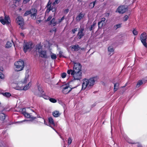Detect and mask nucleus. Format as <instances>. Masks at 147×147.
<instances>
[{"label":"nucleus","mask_w":147,"mask_h":147,"mask_svg":"<svg viewBox=\"0 0 147 147\" xmlns=\"http://www.w3.org/2000/svg\"><path fill=\"white\" fill-rule=\"evenodd\" d=\"M82 85V89L85 90L86 87L90 88L94 84L95 82L93 78H91L89 79L85 78L83 80Z\"/></svg>","instance_id":"f257e3e1"},{"label":"nucleus","mask_w":147,"mask_h":147,"mask_svg":"<svg viewBox=\"0 0 147 147\" xmlns=\"http://www.w3.org/2000/svg\"><path fill=\"white\" fill-rule=\"evenodd\" d=\"M74 63L73 70L69 69L67 71V73L68 74L70 75V73L72 74L74 72H81L82 66L79 63H75L74 62Z\"/></svg>","instance_id":"f03ea898"},{"label":"nucleus","mask_w":147,"mask_h":147,"mask_svg":"<svg viewBox=\"0 0 147 147\" xmlns=\"http://www.w3.org/2000/svg\"><path fill=\"white\" fill-rule=\"evenodd\" d=\"M14 65L16 68L15 69L16 71H19L22 70L24 67V63L22 60L19 61L15 62Z\"/></svg>","instance_id":"7ed1b4c3"},{"label":"nucleus","mask_w":147,"mask_h":147,"mask_svg":"<svg viewBox=\"0 0 147 147\" xmlns=\"http://www.w3.org/2000/svg\"><path fill=\"white\" fill-rule=\"evenodd\" d=\"M70 74L72 76L74 80H80L82 79V72H74L72 74L70 73Z\"/></svg>","instance_id":"20e7f679"},{"label":"nucleus","mask_w":147,"mask_h":147,"mask_svg":"<svg viewBox=\"0 0 147 147\" xmlns=\"http://www.w3.org/2000/svg\"><path fill=\"white\" fill-rule=\"evenodd\" d=\"M0 22L3 25H9L10 23V18L9 16L5 15L4 18L3 17H0Z\"/></svg>","instance_id":"39448f33"},{"label":"nucleus","mask_w":147,"mask_h":147,"mask_svg":"<svg viewBox=\"0 0 147 147\" xmlns=\"http://www.w3.org/2000/svg\"><path fill=\"white\" fill-rule=\"evenodd\" d=\"M147 35L145 32L142 33L140 36V40L143 45L146 48H147V44L146 43Z\"/></svg>","instance_id":"423d86ee"},{"label":"nucleus","mask_w":147,"mask_h":147,"mask_svg":"<svg viewBox=\"0 0 147 147\" xmlns=\"http://www.w3.org/2000/svg\"><path fill=\"white\" fill-rule=\"evenodd\" d=\"M32 43L31 42H24L23 45V50L26 53L28 50H31L32 49Z\"/></svg>","instance_id":"0eeeda50"},{"label":"nucleus","mask_w":147,"mask_h":147,"mask_svg":"<svg viewBox=\"0 0 147 147\" xmlns=\"http://www.w3.org/2000/svg\"><path fill=\"white\" fill-rule=\"evenodd\" d=\"M127 7L124 5L119 6L117 9L116 11L120 13H123L127 10Z\"/></svg>","instance_id":"6e6552de"},{"label":"nucleus","mask_w":147,"mask_h":147,"mask_svg":"<svg viewBox=\"0 0 147 147\" xmlns=\"http://www.w3.org/2000/svg\"><path fill=\"white\" fill-rule=\"evenodd\" d=\"M17 22L18 24L21 27V28L23 29V26L24 24L23 18L21 16H18L16 18Z\"/></svg>","instance_id":"1a4fd4ad"},{"label":"nucleus","mask_w":147,"mask_h":147,"mask_svg":"<svg viewBox=\"0 0 147 147\" xmlns=\"http://www.w3.org/2000/svg\"><path fill=\"white\" fill-rule=\"evenodd\" d=\"M76 86L73 88H71L69 87L68 86H66L63 87V89L62 90L63 93L65 94H67L70 92L72 89L75 88Z\"/></svg>","instance_id":"9d476101"},{"label":"nucleus","mask_w":147,"mask_h":147,"mask_svg":"<svg viewBox=\"0 0 147 147\" xmlns=\"http://www.w3.org/2000/svg\"><path fill=\"white\" fill-rule=\"evenodd\" d=\"M52 3L50 2V0H49L46 6V8H47V9L46 10V12L49 13L51 11H53V6H52Z\"/></svg>","instance_id":"9b49d317"},{"label":"nucleus","mask_w":147,"mask_h":147,"mask_svg":"<svg viewBox=\"0 0 147 147\" xmlns=\"http://www.w3.org/2000/svg\"><path fill=\"white\" fill-rule=\"evenodd\" d=\"M30 11H31V17L33 19L35 20L37 15V10L34 8H32L30 10Z\"/></svg>","instance_id":"f8f14e48"},{"label":"nucleus","mask_w":147,"mask_h":147,"mask_svg":"<svg viewBox=\"0 0 147 147\" xmlns=\"http://www.w3.org/2000/svg\"><path fill=\"white\" fill-rule=\"evenodd\" d=\"M84 28L83 27L80 28V30L77 34V36L79 39H81L84 35L83 33Z\"/></svg>","instance_id":"ddd939ff"},{"label":"nucleus","mask_w":147,"mask_h":147,"mask_svg":"<svg viewBox=\"0 0 147 147\" xmlns=\"http://www.w3.org/2000/svg\"><path fill=\"white\" fill-rule=\"evenodd\" d=\"M40 57L42 58H47L48 56L47 55V51L45 50H42L39 53Z\"/></svg>","instance_id":"4468645a"},{"label":"nucleus","mask_w":147,"mask_h":147,"mask_svg":"<svg viewBox=\"0 0 147 147\" xmlns=\"http://www.w3.org/2000/svg\"><path fill=\"white\" fill-rule=\"evenodd\" d=\"M72 50L74 51H78L80 49V47L78 45H72L70 47Z\"/></svg>","instance_id":"2eb2a0df"},{"label":"nucleus","mask_w":147,"mask_h":147,"mask_svg":"<svg viewBox=\"0 0 147 147\" xmlns=\"http://www.w3.org/2000/svg\"><path fill=\"white\" fill-rule=\"evenodd\" d=\"M84 16V15L82 12L80 13L77 16L76 19V21L79 22L81 19H82Z\"/></svg>","instance_id":"dca6fc26"},{"label":"nucleus","mask_w":147,"mask_h":147,"mask_svg":"<svg viewBox=\"0 0 147 147\" xmlns=\"http://www.w3.org/2000/svg\"><path fill=\"white\" fill-rule=\"evenodd\" d=\"M42 50V46L40 44H38L36 46V52L39 53Z\"/></svg>","instance_id":"f3484780"},{"label":"nucleus","mask_w":147,"mask_h":147,"mask_svg":"<svg viewBox=\"0 0 147 147\" xmlns=\"http://www.w3.org/2000/svg\"><path fill=\"white\" fill-rule=\"evenodd\" d=\"M52 114L53 116L55 117H59L60 115V113L58 111H53V112Z\"/></svg>","instance_id":"a211bd4d"},{"label":"nucleus","mask_w":147,"mask_h":147,"mask_svg":"<svg viewBox=\"0 0 147 147\" xmlns=\"http://www.w3.org/2000/svg\"><path fill=\"white\" fill-rule=\"evenodd\" d=\"M38 95L39 97H43L45 99H47V100L49 99L50 98V97L49 96H48L47 95H45V93L44 92V93H42V94H38Z\"/></svg>","instance_id":"6ab92c4d"},{"label":"nucleus","mask_w":147,"mask_h":147,"mask_svg":"<svg viewBox=\"0 0 147 147\" xmlns=\"http://www.w3.org/2000/svg\"><path fill=\"white\" fill-rule=\"evenodd\" d=\"M119 86V84L118 83H114V88L113 90L114 92H116Z\"/></svg>","instance_id":"aec40b11"},{"label":"nucleus","mask_w":147,"mask_h":147,"mask_svg":"<svg viewBox=\"0 0 147 147\" xmlns=\"http://www.w3.org/2000/svg\"><path fill=\"white\" fill-rule=\"evenodd\" d=\"M108 51L109 52H110L109 54H111V53L113 52L114 49L112 46H110L108 47Z\"/></svg>","instance_id":"412c9836"},{"label":"nucleus","mask_w":147,"mask_h":147,"mask_svg":"<svg viewBox=\"0 0 147 147\" xmlns=\"http://www.w3.org/2000/svg\"><path fill=\"white\" fill-rule=\"evenodd\" d=\"M6 115L3 113H0V120L3 121L5 119Z\"/></svg>","instance_id":"4be33fe9"},{"label":"nucleus","mask_w":147,"mask_h":147,"mask_svg":"<svg viewBox=\"0 0 147 147\" xmlns=\"http://www.w3.org/2000/svg\"><path fill=\"white\" fill-rule=\"evenodd\" d=\"M48 119L49 121V123L52 124L54 126H55V124L54 123L52 117H50Z\"/></svg>","instance_id":"5701e85b"},{"label":"nucleus","mask_w":147,"mask_h":147,"mask_svg":"<svg viewBox=\"0 0 147 147\" xmlns=\"http://www.w3.org/2000/svg\"><path fill=\"white\" fill-rule=\"evenodd\" d=\"M96 24V22L95 21L93 22L92 24L91 25L90 27L89 28V30L90 31L94 29V27Z\"/></svg>","instance_id":"b1692460"},{"label":"nucleus","mask_w":147,"mask_h":147,"mask_svg":"<svg viewBox=\"0 0 147 147\" xmlns=\"http://www.w3.org/2000/svg\"><path fill=\"white\" fill-rule=\"evenodd\" d=\"M31 85V84L30 82H29L26 86H23L24 87L23 89L24 90H26L29 88Z\"/></svg>","instance_id":"393cba45"},{"label":"nucleus","mask_w":147,"mask_h":147,"mask_svg":"<svg viewBox=\"0 0 147 147\" xmlns=\"http://www.w3.org/2000/svg\"><path fill=\"white\" fill-rule=\"evenodd\" d=\"M12 45L13 44L12 43L8 41L5 45V47L6 48H10L12 46Z\"/></svg>","instance_id":"a878e982"},{"label":"nucleus","mask_w":147,"mask_h":147,"mask_svg":"<svg viewBox=\"0 0 147 147\" xmlns=\"http://www.w3.org/2000/svg\"><path fill=\"white\" fill-rule=\"evenodd\" d=\"M121 27V24H119L116 25H115L113 27V28L114 29L116 30L117 28H120Z\"/></svg>","instance_id":"bb28decb"},{"label":"nucleus","mask_w":147,"mask_h":147,"mask_svg":"<svg viewBox=\"0 0 147 147\" xmlns=\"http://www.w3.org/2000/svg\"><path fill=\"white\" fill-rule=\"evenodd\" d=\"M106 19L105 18H102L101 20L98 23V25L99 28L101 27H102V25L101 26H100V24L102 23V22L103 23V22Z\"/></svg>","instance_id":"cd10ccee"},{"label":"nucleus","mask_w":147,"mask_h":147,"mask_svg":"<svg viewBox=\"0 0 147 147\" xmlns=\"http://www.w3.org/2000/svg\"><path fill=\"white\" fill-rule=\"evenodd\" d=\"M38 91H39L40 94H42V93H44V91L42 89V88L39 86H38Z\"/></svg>","instance_id":"c85d7f7f"},{"label":"nucleus","mask_w":147,"mask_h":147,"mask_svg":"<svg viewBox=\"0 0 147 147\" xmlns=\"http://www.w3.org/2000/svg\"><path fill=\"white\" fill-rule=\"evenodd\" d=\"M50 22L51 24H52L54 26H55L57 24V22L55 21V19L54 18H53L50 21Z\"/></svg>","instance_id":"c756f323"},{"label":"nucleus","mask_w":147,"mask_h":147,"mask_svg":"<svg viewBox=\"0 0 147 147\" xmlns=\"http://www.w3.org/2000/svg\"><path fill=\"white\" fill-rule=\"evenodd\" d=\"M3 95L7 97H9L11 96V94L9 92H5L2 93Z\"/></svg>","instance_id":"7c9ffc66"},{"label":"nucleus","mask_w":147,"mask_h":147,"mask_svg":"<svg viewBox=\"0 0 147 147\" xmlns=\"http://www.w3.org/2000/svg\"><path fill=\"white\" fill-rule=\"evenodd\" d=\"M29 75H26L25 76V78H24V80L23 82L22 83L23 84L26 83L27 82V80H28V77H29Z\"/></svg>","instance_id":"2f4dec72"},{"label":"nucleus","mask_w":147,"mask_h":147,"mask_svg":"<svg viewBox=\"0 0 147 147\" xmlns=\"http://www.w3.org/2000/svg\"><path fill=\"white\" fill-rule=\"evenodd\" d=\"M143 84L142 80L139 81L136 84V87L137 88H138L141 85Z\"/></svg>","instance_id":"473e14b6"},{"label":"nucleus","mask_w":147,"mask_h":147,"mask_svg":"<svg viewBox=\"0 0 147 147\" xmlns=\"http://www.w3.org/2000/svg\"><path fill=\"white\" fill-rule=\"evenodd\" d=\"M60 1V0H55L52 4L53 6H55L56 4H57Z\"/></svg>","instance_id":"72a5a7b5"},{"label":"nucleus","mask_w":147,"mask_h":147,"mask_svg":"<svg viewBox=\"0 0 147 147\" xmlns=\"http://www.w3.org/2000/svg\"><path fill=\"white\" fill-rule=\"evenodd\" d=\"M31 11H26L24 14V16H26L27 15L30 14Z\"/></svg>","instance_id":"f704fd0d"},{"label":"nucleus","mask_w":147,"mask_h":147,"mask_svg":"<svg viewBox=\"0 0 147 147\" xmlns=\"http://www.w3.org/2000/svg\"><path fill=\"white\" fill-rule=\"evenodd\" d=\"M49 100L50 102L53 103H55L57 102V100L53 98H50Z\"/></svg>","instance_id":"c9c22d12"},{"label":"nucleus","mask_w":147,"mask_h":147,"mask_svg":"<svg viewBox=\"0 0 147 147\" xmlns=\"http://www.w3.org/2000/svg\"><path fill=\"white\" fill-rule=\"evenodd\" d=\"M132 33L134 35H137L138 33V32L135 29L133 30L132 31Z\"/></svg>","instance_id":"e433bc0d"},{"label":"nucleus","mask_w":147,"mask_h":147,"mask_svg":"<svg viewBox=\"0 0 147 147\" xmlns=\"http://www.w3.org/2000/svg\"><path fill=\"white\" fill-rule=\"evenodd\" d=\"M51 57L52 59H55L57 58V56L56 54L53 53L51 55Z\"/></svg>","instance_id":"4c0bfd02"},{"label":"nucleus","mask_w":147,"mask_h":147,"mask_svg":"<svg viewBox=\"0 0 147 147\" xmlns=\"http://www.w3.org/2000/svg\"><path fill=\"white\" fill-rule=\"evenodd\" d=\"M24 115L25 117L27 118H29L30 117V114L27 112Z\"/></svg>","instance_id":"58836bf2"},{"label":"nucleus","mask_w":147,"mask_h":147,"mask_svg":"<svg viewBox=\"0 0 147 147\" xmlns=\"http://www.w3.org/2000/svg\"><path fill=\"white\" fill-rule=\"evenodd\" d=\"M21 113L24 115L26 112V111L25 108H23L21 111Z\"/></svg>","instance_id":"ea45409f"},{"label":"nucleus","mask_w":147,"mask_h":147,"mask_svg":"<svg viewBox=\"0 0 147 147\" xmlns=\"http://www.w3.org/2000/svg\"><path fill=\"white\" fill-rule=\"evenodd\" d=\"M29 118H30L31 120H33L36 119V117H34L32 115L30 114V117Z\"/></svg>","instance_id":"a19ab883"},{"label":"nucleus","mask_w":147,"mask_h":147,"mask_svg":"<svg viewBox=\"0 0 147 147\" xmlns=\"http://www.w3.org/2000/svg\"><path fill=\"white\" fill-rule=\"evenodd\" d=\"M64 19V16H63L61 19L58 20V23H59L61 22Z\"/></svg>","instance_id":"79ce46f5"},{"label":"nucleus","mask_w":147,"mask_h":147,"mask_svg":"<svg viewBox=\"0 0 147 147\" xmlns=\"http://www.w3.org/2000/svg\"><path fill=\"white\" fill-rule=\"evenodd\" d=\"M72 142V140L70 137L68 139V144L69 145Z\"/></svg>","instance_id":"37998d69"},{"label":"nucleus","mask_w":147,"mask_h":147,"mask_svg":"<svg viewBox=\"0 0 147 147\" xmlns=\"http://www.w3.org/2000/svg\"><path fill=\"white\" fill-rule=\"evenodd\" d=\"M66 76V74L65 73H63L61 74V77L63 78H65Z\"/></svg>","instance_id":"c03bdc74"},{"label":"nucleus","mask_w":147,"mask_h":147,"mask_svg":"<svg viewBox=\"0 0 147 147\" xmlns=\"http://www.w3.org/2000/svg\"><path fill=\"white\" fill-rule=\"evenodd\" d=\"M30 0H24L22 4H26L28 3L29 2Z\"/></svg>","instance_id":"a18cd8bd"},{"label":"nucleus","mask_w":147,"mask_h":147,"mask_svg":"<svg viewBox=\"0 0 147 147\" xmlns=\"http://www.w3.org/2000/svg\"><path fill=\"white\" fill-rule=\"evenodd\" d=\"M4 75L3 74L1 71H0V78L1 79H4Z\"/></svg>","instance_id":"49530a36"},{"label":"nucleus","mask_w":147,"mask_h":147,"mask_svg":"<svg viewBox=\"0 0 147 147\" xmlns=\"http://www.w3.org/2000/svg\"><path fill=\"white\" fill-rule=\"evenodd\" d=\"M63 53V52L61 51H60L59 53V57L60 58H61L62 57H64L62 55V54Z\"/></svg>","instance_id":"de8ad7c7"},{"label":"nucleus","mask_w":147,"mask_h":147,"mask_svg":"<svg viewBox=\"0 0 147 147\" xmlns=\"http://www.w3.org/2000/svg\"><path fill=\"white\" fill-rule=\"evenodd\" d=\"M77 31V28H75L74 29H73L72 30V32L73 34H75V32Z\"/></svg>","instance_id":"09e8293b"},{"label":"nucleus","mask_w":147,"mask_h":147,"mask_svg":"<svg viewBox=\"0 0 147 147\" xmlns=\"http://www.w3.org/2000/svg\"><path fill=\"white\" fill-rule=\"evenodd\" d=\"M124 21H127L128 19V16H127V15H125L124 16Z\"/></svg>","instance_id":"8fccbe9b"},{"label":"nucleus","mask_w":147,"mask_h":147,"mask_svg":"<svg viewBox=\"0 0 147 147\" xmlns=\"http://www.w3.org/2000/svg\"><path fill=\"white\" fill-rule=\"evenodd\" d=\"M69 11V9H65L64 11V13H67Z\"/></svg>","instance_id":"3c124183"},{"label":"nucleus","mask_w":147,"mask_h":147,"mask_svg":"<svg viewBox=\"0 0 147 147\" xmlns=\"http://www.w3.org/2000/svg\"><path fill=\"white\" fill-rule=\"evenodd\" d=\"M52 17V16H49L47 18L46 21H49L51 19Z\"/></svg>","instance_id":"603ef678"},{"label":"nucleus","mask_w":147,"mask_h":147,"mask_svg":"<svg viewBox=\"0 0 147 147\" xmlns=\"http://www.w3.org/2000/svg\"><path fill=\"white\" fill-rule=\"evenodd\" d=\"M96 1H93L90 3V4H93V6L92 7V8L93 7H94V6L95 4L96 3Z\"/></svg>","instance_id":"864d4df0"},{"label":"nucleus","mask_w":147,"mask_h":147,"mask_svg":"<svg viewBox=\"0 0 147 147\" xmlns=\"http://www.w3.org/2000/svg\"><path fill=\"white\" fill-rule=\"evenodd\" d=\"M26 121V120H24L23 121H18L17 122V123H23V122H24V121Z\"/></svg>","instance_id":"5fc2aeb1"},{"label":"nucleus","mask_w":147,"mask_h":147,"mask_svg":"<svg viewBox=\"0 0 147 147\" xmlns=\"http://www.w3.org/2000/svg\"><path fill=\"white\" fill-rule=\"evenodd\" d=\"M41 22V20H37L36 22L37 23H39L40 22Z\"/></svg>","instance_id":"6e6d98bb"},{"label":"nucleus","mask_w":147,"mask_h":147,"mask_svg":"<svg viewBox=\"0 0 147 147\" xmlns=\"http://www.w3.org/2000/svg\"><path fill=\"white\" fill-rule=\"evenodd\" d=\"M20 35L23 36V37H24V34L23 33H20Z\"/></svg>","instance_id":"4d7b16f0"},{"label":"nucleus","mask_w":147,"mask_h":147,"mask_svg":"<svg viewBox=\"0 0 147 147\" xmlns=\"http://www.w3.org/2000/svg\"><path fill=\"white\" fill-rule=\"evenodd\" d=\"M21 0H15V1H16V2H19Z\"/></svg>","instance_id":"13d9d810"},{"label":"nucleus","mask_w":147,"mask_h":147,"mask_svg":"<svg viewBox=\"0 0 147 147\" xmlns=\"http://www.w3.org/2000/svg\"><path fill=\"white\" fill-rule=\"evenodd\" d=\"M103 23L102 22V23L100 24V26H101L102 25V26L103 25Z\"/></svg>","instance_id":"bf43d9fd"},{"label":"nucleus","mask_w":147,"mask_h":147,"mask_svg":"<svg viewBox=\"0 0 147 147\" xmlns=\"http://www.w3.org/2000/svg\"><path fill=\"white\" fill-rule=\"evenodd\" d=\"M138 147H142L141 145H139L138 146Z\"/></svg>","instance_id":"052dcab7"},{"label":"nucleus","mask_w":147,"mask_h":147,"mask_svg":"<svg viewBox=\"0 0 147 147\" xmlns=\"http://www.w3.org/2000/svg\"><path fill=\"white\" fill-rule=\"evenodd\" d=\"M107 14H108V16L109 14V13H107Z\"/></svg>","instance_id":"680f3d73"},{"label":"nucleus","mask_w":147,"mask_h":147,"mask_svg":"<svg viewBox=\"0 0 147 147\" xmlns=\"http://www.w3.org/2000/svg\"><path fill=\"white\" fill-rule=\"evenodd\" d=\"M54 31H55V32L56 31V29H55L54 30H53Z\"/></svg>","instance_id":"e2e57ef3"},{"label":"nucleus","mask_w":147,"mask_h":147,"mask_svg":"<svg viewBox=\"0 0 147 147\" xmlns=\"http://www.w3.org/2000/svg\"><path fill=\"white\" fill-rule=\"evenodd\" d=\"M50 32H53V31H52L51 30V31H50Z\"/></svg>","instance_id":"0e129e2a"},{"label":"nucleus","mask_w":147,"mask_h":147,"mask_svg":"<svg viewBox=\"0 0 147 147\" xmlns=\"http://www.w3.org/2000/svg\"><path fill=\"white\" fill-rule=\"evenodd\" d=\"M52 128H53V129H54V130H55V129H54V128H53V127H52Z\"/></svg>","instance_id":"69168bd1"}]
</instances>
